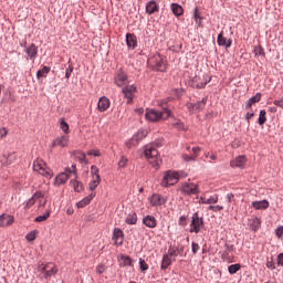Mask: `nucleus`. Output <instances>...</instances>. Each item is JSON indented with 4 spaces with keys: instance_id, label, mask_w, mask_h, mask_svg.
<instances>
[{
    "instance_id": "nucleus-1",
    "label": "nucleus",
    "mask_w": 283,
    "mask_h": 283,
    "mask_svg": "<svg viewBox=\"0 0 283 283\" xmlns=\"http://www.w3.org/2000/svg\"><path fill=\"white\" fill-rule=\"evenodd\" d=\"M171 116V111L168 108H163L161 111H158L156 108H147L145 118L146 120H149V123H160V120H167Z\"/></svg>"
},
{
    "instance_id": "nucleus-2",
    "label": "nucleus",
    "mask_w": 283,
    "mask_h": 283,
    "mask_svg": "<svg viewBox=\"0 0 283 283\" xmlns=\"http://www.w3.org/2000/svg\"><path fill=\"white\" fill-rule=\"evenodd\" d=\"M144 156L146 160H148L149 165H151V167H154L155 169H158L160 165H163V159H160L158 149H156L154 145L145 146Z\"/></svg>"
},
{
    "instance_id": "nucleus-3",
    "label": "nucleus",
    "mask_w": 283,
    "mask_h": 283,
    "mask_svg": "<svg viewBox=\"0 0 283 283\" xmlns=\"http://www.w3.org/2000/svg\"><path fill=\"white\" fill-rule=\"evenodd\" d=\"M78 178V174L76 172V166L72 165L71 168H66L64 172L59 174L54 179L55 187H61V185H65L70 178Z\"/></svg>"
},
{
    "instance_id": "nucleus-4",
    "label": "nucleus",
    "mask_w": 283,
    "mask_h": 283,
    "mask_svg": "<svg viewBox=\"0 0 283 283\" xmlns=\"http://www.w3.org/2000/svg\"><path fill=\"white\" fill-rule=\"evenodd\" d=\"M38 271L40 275L44 277V280H50L51 277H53V275H56L59 273V268H56V264H54L53 262L41 263L38 266Z\"/></svg>"
},
{
    "instance_id": "nucleus-5",
    "label": "nucleus",
    "mask_w": 283,
    "mask_h": 283,
    "mask_svg": "<svg viewBox=\"0 0 283 283\" xmlns=\"http://www.w3.org/2000/svg\"><path fill=\"white\" fill-rule=\"evenodd\" d=\"M33 171H36L40 176H44V178H53L54 176V172L48 167V164L39 158L33 161Z\"/></svg>"
},
{
    "instance_id": "nucleus-6",
    "label": "nucleus",
    "mask_w": 283,
    "mask_h": 283,
    "mask_svg": "<svg viewBox=\"0 0 283 283\" xmlns=\"http://www.w3.org/2000/svg\"><path fill=\"white\" fill-rule=\"evenodd\" d=\"M180 180V175L176 171L168 170L164 179L161 180V187H171L174 185H177V182Z\"/></svg>"
},
{
    "instance_id": "nucleus-7",
    "label": "nucleus",
    "mask_w": 283,
    "mask_h": 283,
    "mask_svg": "<svg viewBox=\"0 0 283 283\" xmlns=\"http://www.w3.org/2000/svg\"><path fill=\"white\" fill-rule=\"evenodd\" d=\"M205 227V219L198 214V212H195L192 214V220L190 223V233H200V229Z\"/></svg>"
},
{
    "instance_id": "nucleus-8",
    "label": "nucleus",
    "mask_w": 283,
    "mask_h": 283,
    "mask_svg": "<svg viewBox=\"0 0 283 283\" xmlns=\"http://www.w3.org/2000/svg\"><path fill=\"white\" fill-rule=\"evenodd\" d=\"M181 193L185 196H198L200 193V187L193 182H186L181 187Z\"/></svg>"
},
{
    "instance_id": "nucleus-9",
    "label": "nucleus",
    "mask_w": 283,
    "mask_h": 283,
    "mask_svg": "<svg viewBox=\"0 0 283 283\" xmlns=\"http://www.w3.org/2000/svg\"><path fill=\"white\" fill-rule=\"evenodd\" d=\"M144 138H147V130H138L132 137V139L126 142V147H128V149H132V147H136V145H138L139 140H143Z\"/></svg>"
},
{
    "instance_id": "nucleus-10",
    "label": "nucleus",
    "mask_w": 283,
    "mask_h": 283,
    "mask_svg": "<svg viewBox=\"0 0 283 283\" xmlns=\"http://www.w3.org/2000/svg\"><path fill=\"white\" fill-rule=\"evenodd\" d=\"M114 83L117 85V87H126V85H129V77L126 75L125 72L118 71L115 74Z\"/></svg>"
},
{
    "instance_id": "nucleus-11",
    "label": "nucleus",
    "mask_w": 283,
    "mask_h": 283,
    "mask_svg": "<svg viewBox=\"0 0 283 283\" xmlns=\"http://www.w3.org/2000/svg\"><path fill=\"white\" fill-rule=\"evenodd\" d=\"M112 240L115 244V247H123V242L125 241V233L120 228H115L113 230V237Z\"/></svg>"
},
{
    "instance_id": "nucleus-12",
    "label": "nucleus",
    "mask_w": 283,
    "mask_h": 283,
    "mask_svg": "<svg viewBox=\"0 0 283 283\" xmlns=\"http://www.w3.org/2000/svg\"><path fill=\"white\" fill-rule=\"evenodd\" d=\"M123 94L125 98H127V103H132L134 101V96L136 94V86L134 84L129 85L127 84L126 86L123 87Z\"/></svg>"
},
{
    "instance_id": "nucleus-13",
    "label": "nucleus",
    "mask_w": 283,
    "mask_h": 283,
    "mask_svg": "<svg viewBox=\"0 0 283 283\" xmlns=\"http://www.w3.org/2000/svg\"><path fill=\"white\" fill-rule=\"evenodd\" d=\"M67 145H70V137L67 135L56 137L52 142V147H61L62 149L67 147Z\"/></svg>"
},
{
    "instance_id": "nucleus-14",
    "label": "nucleus",
    "mask_w": 283,
    "mask_h": 283,
    "mask_svg": "<svg viewBox=\"0 0 283 283\" xmlns=\"http://www.w3.org/2000/svg\"><path fill=\"white\" fill-rule=\"evenodd\" d=\"M157 12H160V4L156 2V0H150L146 3V14H156Z\"/></svg>"
},
{
    "instance_id": "nucleus-15",
    "label": "nucleus",
    "mask_w": 283,
    "mask_h": 283,
    "mask_svg": "<svg viewBox=\"0 0 283 283\" xmlns=\"http://www.w3.org/2000/svg\"><path fill=\"white\" fill-rule=\"evenodd\" d=\"M45 193L42 191H36L25 203L24 208L30 209V207H34L36 203V200H41V198H44Z\"/></svg>"
},
{
    "instance_id": "nucleus-16",
    "label": "nucleus",
    "mask_w": 283,
    "mask_h": 283,
    "mask_svg": "<svg viewBox=\"0 0 283 283\" xmlns=\"http://www.w3.org/2000/svg\"><path fill=\"white\" fill-rule=\"evenodd\" d=\"M207 106V98H203L202 101H199L195 104L190 103L187 105L188 109H191L192 112H202L205 107Z\"/></svg>"
},
{
    "instance_id": "nucleus-17",
    "label": "nucleus",
    "mask_w": 283,
    "mask_h": 283,
    "mask_svg": "<svg viewBox=\"0 0 283 283\" xmlns=\"http://www.w3.org/2000/svg\"><path fill=\"white\" fill-rule=\"evenodd\" d=\"M111 105H112V102H109V98H107L106 96H102L98 99L97 109L98 112H107Z\"/></svg>"
},
{
    "instance_id": "nucleus-18",
    "label": "nucleus",
    "mask_w": 283,
    "mask_h": 283,
    "mask_svg": "<svg viewBox=\"0 0 283 283\" xmlns=\"http://www.w3.org/2000/svg\"><path fill=\"white\" fill-rule=\"evenodd\" d=\"M149 200H150V205H151L153 207H163V205H165V203L167 202V200H165V199L163 198V196H160V195H158V193L153 195V196L149 198Z\"/></svg>"
},
{
    "instance_id": "nucleus-19",
    "label": "nucleus",
    "mask_w": 283,
    "mask_h": 283,
    "mask_svg": "<svg viewBox=\"0 0 283 283\" xmlns=\"http://www.w3.org/2000/svg\"><path fill=\"white\" fill-rule=\"evenodd\" d=\"M143 224H145V227H148V229H156V227L158 226V221L154 216L148 214L143 218Z\"/></svg>"
},
{
    "instance_id": "nucleus-20",
    "label": "nucleus",
    "mask_w": 283,
    "mask_h": 283,
    "mask_svg": "<svg viewBox=\"0 0 283 283\" xmlns=\"http://www.w3.org/2000/svg\"><path fill=\"white\" fill-rule=\"evenodd\" d=\"M11 224H14V217L6 213L0 216V227H10Z\"/></svg>"
},
{
    "instance_id": "nucleus-21",
    "label": "nucleus",
    "mask_w": 283,
    "mask_h": 283,
    "mask_svg": "<svg viewBox=\"0 0 283 283\" xmlns=\"http://www.w3.org/2000/svg\"><path fill=\"white\" fill-rule=\"evenodd\" d=\"M150 61H156L155 69L159 72H165V70H167V64H165V60H163L160 55L153 57Z\"/></svg>"
},
{
    "instance_id": "nucleus-22",
    "label": "nucleus",
    "mask_w": 283,
    "mask_h": 283,
    "mask_svg": "<svg viewBox=\"0 0 283 283\" xmlns=\"http://www.w3.org/2000/svg\"><path fill=\"white\" fill-rule=\"evenodd\" d=\"M247 165V156L240 155L235 159L230 161V166L235 168V167H244Z\"/></svg>"
},
{
    "instance_id": "nucleus-23",
    "label": "nucleus",
    "mask_w": 283,
    "mask_h": 283,
    "mask_svg": "<svg viewBox=\"0 0 283 283\" xmlns=\"http://www.w3.org/2000/svg\"><path fill=\"white\" fill-rule=\"evenodd\" d=\"M126 43H127V46L130 49V50H136V45H138V40L136 39V35L133 34V33H127L126 34Z\"/></svg>"
},
{
    "instance_id": "nucleus-24",
    "label": "nucleus",
    "mask_w": 283,
    "mask_h": 283,
    "mask_svg": "<svg viewBox=\"0 0 283 283\" xmlns=\"http://www.w3.org/2000/svg\"><path fill=\"white\" fill-rule=\"evenodd\" d=\"M27 54L31 61H34L36 59V55L39 54V48L36 44L32 43L28 49H27Z\"/></svg>"
},
{
    "instance_id": "nucleus-25",
    "label": "nucleus",
    "mask_w": 283,
    "mask_h": 283,
    "mask_svg": "<svg viewBox=\"0 0 283 283\" xmlns=\"http://www.w3.org/2000/svg\"><path fill=\"white\" fill-rule=\"evenodd\" d=\"M262 101V93H256L255 96L251 97L247 103H245V109H251L255 103H260Z\"/></svg>"
},
{
    "instance_id": "nucleus-26",
    "label": "nucleus",
    "mask_w": 283,
    "mask_h": 283,
    "mask_svg": "<svg viewBox=\"0 0 283 283\" xmlns=\"http://www.w3.org/2000/svg\"><path fill=\"white\" fill-rule=\"evenodd\" d=\"M95 197H96V193L92 192L90 196L85 197L80 202H77V208L84 209V207H87V205H90V202H92V200H94Z\"/></svg>"
},
{
    "instance_id": "nucleus-27",
    "label": "nucleus",
    "mask_w": 283,
    "mask_h": 283,
    "mask_svg": "<svg viewBox=\"0 0 283 283\" xmlns=\"http://www.w3.org/2000/svg\"><path fill=\"white\" fill-rule=\"evenodd\" d=\"M218 202V195H213L207 199V197H200L199 205H216Z\"/></svg>"
},
{
    "instance_id": "nucleus-28",
    "label": "nucleus",
    "mask_w": 283,
    "mask_h": 283,
    "mask_svg": "<svg viewBox=\"0 0 283 283\" xmlns=\"http://www.w3.org/2000/svg\"><path fill=\"white\" fill-rule=\"evenodd\" d=\"M217 43H218V45H221V46L231 48L232 41H231V39L227 40V38H224V35L221 32L218 35Z\"/></svg>"
},
{
    "instance_id": "nucleus-29",
    "label": "nucleus",
    "mask_w": 283,
    "mask_h": 283,
    "mask_svg": "<svg viewBox=\"0 0 283 283\" xmlns=\"http://www.w3.org/2000/svg\"><path fill=\"white\" fill-rule=\"evenodd\" d=\"M172 13L175 14V17H182L185 10L182 9V6L178 4V3H172L170 6Z\"/></svg>"
},
{
    "instance_id": "nucleus-30",
    "label": "nucleus",
    "mask_w": 283,
    "mask_h": 283,
    "mask_svg": "<svg viewBox=\"0 0 283 283\" xmlns=\"http://www.w3.org/2000/svg\"><path fill=\"white\" fill-rule=\"evenodd\" d=\"M119 266H134V261L127 255H122L119 258Z\"/></svg>"
},
{
    "instance_id": "nucleus-31",
    "label": "nucleus",
    "mask_w": 283,
    "mask_h": 283,
    "mask_svg": "<svg viewBox=\"0 0 283 283\" xmlns=\"http://www.w3.org/2000/svg\"><path fill=\"white\" fill-rule=\"evenodd\" d=\"M252 207L256 210L269 209V201L266 200L253 201Z\"/></svg>"
},
{
    "instance_id": "nucleus-32",
    "label": "nucleus",
    "mask_w": 283,
    "mask_h": 283,
    "mask_svg": "<svg viewBox=\"0 0 283 283\" xmlns=\"http://www.w3.org/2000/svg\"><path fill=\"white\" fill-rule=\"evenodd\" d=\"M169 266H171V256L169 254H164L161 261V270L166 271V269H169Z\"/></svg>"
},
{
    "instance_id": "nucleus-33",
    "label": "nucleus",
    "mask_w": 283,
    "mask_h": 283,
    "mask_svg": "<svg viewBox=\"0 0 283 283\" xmlns=\"http://www.w3.org/2000/svg\"><path fill=\"white\" fill-rule=\"evenodd\" d=\"M70 185L74 189V191H76L77 193H81V191H83V184L76 180V178L71 180Z\"/></svg>"
},
{
    "instance_id": "nucleus-34",
    "label": "nucleus",
    "mask_w": 283,
    "mask_h": 283,
    "mask_svg": "<svg viewBox=\"0 0 283 283\" xmlns=\"http://www.w3.org/2000/svg\"><path fill=\"white\" fill-rule=\"evenodd\" d=\"M126 224H136L138 222V214L136 212H130L126 219H125Z\"/></svg>"
},
{
    "instance_id": "nucleus-35",
    "label": "nucleus",
    "mask_w": 283,
    "mask_h": 283,
    "mask_svg": "<svg viewBox=\"0 0 283 283\" xmlns=\"http://www.w3.org/2000/svg\"><path fill=\"white\" fill-rule=\"evenodd\" d=\"M200 80V76H196L192 80V87H197V90H202L207 86V82H198Z\"/></svg>"
},
{
    "instance_id": "nucleus-36",
    "label": "nucleus",
    "mask_w": 283,
    "mask_h": 283,
    "mask_svg": "<svg viewBox=\"0 0 283 283\" xmlns=\"http://www.w3.org/2000/svg\"><path fill=\"white\" fill-rule=\"evenodd\" d=\"M170 125L179 130L185 129V124L182 123V120L176 119L175 117L171 118Z\"/></svg>"
},
{
    "instance_id": "nucleus-37",
    "label": "nucleus",
    "mask_w": 283,
    "mask_h": 283,
    "mask_svg": "<svg viewBox=\"0 0 283 283\" xmlns=\"http://www.w3.org/2000/svg\"><path fill=\"white\" fill-rule=\"evenodd\" d=\"M50 74V67L49 66H43L42 70H39L36 72V78H45Z\"/></svg>"
},
{
    "instance_id": "nucleus-38",
    "label": "nucleus",
    "mask_w": 283,
    "mask_h": 283,
    "mask_svg": "<svg viewBox=\"0 0 283 283\" xmlns=\"http://www.w3.org/2000/svg\"><path fill=\"white\" fill-rule=\"evenodd\" d=\"M262 222L260 221L259 218H253L251 220L250 227L252 229V231H258L261 227Z\"/></svg>"
},
{
    "instance_id": "nucleus-39",
    "label": "nucleus",
    "mask_w": 283,
    "mask_h": 283,
    "mask_svg": "<svg viewBox=\"0 0 283 283\" xmlns=\"http://www.w3.org/2000/svg\"><path fill=\"white\" fill-rule=\"evenodd\" d=\"M60 129H62L64 134H70V125L67 124V122H65L64 118L60 119Z\"/></svg>"
},
{
    "instance_id": "nucleus-40",
    "label": "nucleus",
    "mask_w": 283,
    "mask_h": 283,
    "mask_svg": "<svg viewBox=\"0 0 283 283\" xmlns=\"http://www.w3.org/2000/svg\"><path fill=\"white\" fill-rule=\"evenodd\" d=\"M182 251V248L181 249H178V248H169L168 249V255L170 258H178V255H180V252Z\"/></svg>"
},
{
    "instance_id": "nucleus-41",
    "label": "nucleus",
    "mask_w": 283,
    "mask_h": 283,
    "mask_svg": "<svg viewBox=\"0 0 283 283\" xmlns=\"http://www.w3.org/2000/svg\"><path fill=\"white\" fill-rule=\"evenodd\" d=\"M101 185V179L98 177L92 178V181L90 182L88 187L91 191H95L96 187Z\"/></svg>"
},
{
    "instance_id": "nucleus-42",
    "label": "nucleus",
    "mask_w": 283,
    "mask_h": 283,
    "mask_svg": "<svg viewBox=\"0 0 283 283\" xmlns=\"http://www.w3.org/2000/svg\"><path fill=\"white\" fill-rule=\"evenodd\" d=\"M240 269H242V265H240V263L237 264H232L228 268V271L230 273V275H235V272L239 271Z\"/></svg>"
},
{
    "instance_id": "nucleus-43",
    "label": "nucleus",
    "mask_w": 283,
    "mask_h": 283,
    "mask_svg": "<svg viewBox=\"0 0 283 283\" xmlns=\"http://www.w3.org/2000/svg\"><path fill=\"white\" fill-rule=\"evenodd\" d=\"M258 123H259V125H264V123H266V111L265 109L260 111Z\"/></svg>"
},
{
    "instance_id": "nucleus-44",
    "label": "nucleus",
    "mask_w": 283,
    "mask_h": 283,
    "mask_svg": "<svg viewBox=\"0 0 283 283\" xmlns=\"http://www.w3.org/2000/svg\"><path fill=\"white\" fill-rule=\"evenodd\" d=\"M39 232L36 230H33L31 232H29L27 235H25V239L29 241V242H34V240H36V234Z\"/></svg>"
},
{
    "instance_id": "nucleus-45",
    "label": "nucleus",
    "mask_w": 283,
    "mask_h": 283,
    "mask_svg": "<svg viewBox=\"0 0 283 283\" xmlns=\"http://www.w3.org/2000/svg\"><path fill=\"white\" fill-rule=\"evenodd\" d=\"M50 213H51L50 210H48L45 214L36 217L34 219V222H45V220L50 218Z\"/></svg>"
},
{
    "instance_id": "nucleus-46",
    "label": "nucleus",
    "mask_w": 283,
    "mask_h": 283,
    "mask_svg": "<svg viewBox=\"0 0 283 283\" xmlns=\"http://www.w3.org/2000/svg\"><path fill=\"white\" fill-rule=\"evenodd\" d=\"M181 158L185 160V163H196V156L193 155L184 154Z\"/></svg>"
},
{
    "instance_id": "nucleus-47",
    "label": "nucleus",
    "mask_w": 283,
    "mask_h": 283,
    "mask_svg": "<svg viewBox=\"0 0 283 283\" xmlns=\"http://www.w3.org/2000/svg\"><path fill=\"white\" fill-rule=\"evenodd\" d=\"M266 266H268L271 271H275L276 266H275V261H273V256H271L270 259H268V261H266Z\"/></svg>"
},
{
    "instance_id": "nucleus-48",
    "label": "nucleus",
    "mask_w": 283,
    "mask_h": 283,
    "mask_svg": "<svg viewBox=\"0 0 283 283\" xmlns=\"http://www.w3.org/2000/svg\"><path fill=\"white\" fill-rule=\"evenodd\" d=\"M91 175H92V178L97 177V179H101V175H98V167L92 166L91 167Z\"/></svg>"
},
{
    "instance_id": "nucleus-49",
    "label": "nucleus",
    "mask_w": 283,
    "mask_h": 283,
    "mask_svg": "<svg viewBox=\"0 0 283 283\" xmlns=\"http://www.w3.org/2000/svg\"><path fill=\"white\" fill-rule=\"evenodd\" d=\"M127 163H129L127 157L122 156L120 160L118 161V167L125 169V167H127Z\"/></svg>"
},
{
    "instance_id": "nucleus-50",
    "label": "nucleus",
    "mask_w": 283,
    "mask_h": 283,
    "mask_svg": "<svg viewBox=\"0 0 283 283\" xmlns=\"http://www.w3.org/2000/svg\"><path fill=\"white\" fill-rule=\"evenodd\" d=\"M139 268H140V271H148L149 270V265L147 264V262H145L144 259H139Z\"/></svg>"
},
{
    "instance_id": "nucleus-51",
    "label": "nucleus",
    "mask_w": 283,
    "mask_h": 283,
    "mask_svg": "<svg viewBox=\"0 0 283 283\" xmlns=\"http://www.w3.org/2000/svg\"><path fill=\"white\" fill-rule=\"evenodd\" d=\"M253 52L255 56H264V49L262 46H254Z\"/></svg>"
},
{
    "instance_id": "nucleus-52",
    "label": "nucleus",
    "mask_w": 283,
    "mask_h": 283,
    "mask_svg": "<svg viewBox=\"0 0 283 283\" xmlns=\"http://www.w3.org/2000/svg\"><path fill=\"white\" fill-rule=\"evenodd\" d=\"M221 259H222L223 262H231V255L229 254L228 251L222 252Z\"/></svg>"
},
{
    "instance_id": "nucleus-53",
    "label": "nucleus",
    "mask_w": 283,
    "mask_h": 283,
    "mask_svg": "<svg viewBox=\"0 0 283 283\" xmlns=\"http://www.w3.org/2000/svg\"><path fill=\"white\" fill-rule=\"evenodd\" d=\"M275 235L279 238V240H282L283 238V226H280L279 228L275 229Z\"/></svg>"
},
{
    "instance_id": "nucleus-54",
    "label": "nucleus",
    "mask_w": 283,
    "mask_h": 283,
    "mask_svg": "<svg viewBox=\"0 0 283 283\" xmlns=\"http://www.w3.org/2000/svg\"><path fill=\"white\" fill-rule=\"evenodd\" d=\"M74 72V66L69 65L65 72V78H70L72 76V73Z\"/></svg>"
},
{
    "instance_id": "nucleus-55",
    "label": "nucleus",
    "mask_w": 283,
    "mask_h": 283,
    "mask_svg": "<svg viewBox=\"0 0 283 283\" xmlns=\"http://www.w3.org/2000/svg\"><path fill=\"white\" fill-rule=\"evenodd\" d=\"M87 156H95V157H98V156H101V150H98V149L88 150V151H87Z\"/></svg>"
},
{
    "instance_id": "nucleus-56",
    "label": "nucleus",
    "mask_w": 283,
    "mask_h": 283,
    "mask_svg": "<svg viewBox=\"0 0 283 283\" xmlns=\"http://www.w3.org/2000/svg\"><path fill=\"white\" fill-rule=\"evenodd\" d=\"M180 227H187V217L181 216L178 221Z\"/></svg>"
},
{
    "instance_id": "nucleus-57",
    "label": "nucleus",
    "mask_w": 283,
    "mask_h": 283,
    "mask_svg": "<svg viewBox=\"0 0 283 283\" xmlns=\"http://www.w3.org/2000/svg\"><path fill=\"white\" fill-rule=\"evenodd\" d=\"M8 136V128L2 127L0 128V139H3Z\"/></svg>"
},
{
    "instance_id": "nucleus-58",
    "label": "nucleus",
    "mask_w": 283,
    "mask_h": 283,
    "mask_svg": "<svg viewBox=\"0 0 283 283\" xmlns=\"http://www.w3.org/2000/svg\"><path fill=\"white\" fill-rule=\"evenodd\" d=\"M276 266H283V253H280L276 258Z\"/></svg>"
},
{
    "instance_id": "nucleus-59",
    "label": "nucleus",
    "mask_w": 283,
    "mask_h": 283,
    "mask_svg": "<svg viewBox=\"0 0 283 283\" xmlns=\"http://www.w3.org/2000/svg\"><path fill=\"white\" fill-rule=\"evenodd\" d=\"M191 247H192V253H193V255H196V253H198V251H200V245L196 242H192Z\"/></svg>"
},
{
    "instance_id": "nucleus-60",
    "label": "nucleus",
    "mask_w": 283,
    "mask_h": 283,
    "mask_svg": "<svg viewBox=\"0 0 283 283\" xmlns=\"http://www.w3.org/2000/svg\"><path fill=\"white\" fill-rule=\"evenodd\" d=\"M200 151H201L200 147H193L192 148V153H193L192 156H196V160H198V155L200 154Z\"/></svg>"
},
{
    "instance_id": "nucleus-61",
    "label": "nucleus",
    "mask_w": 283,
    "mask_h": 283,
    "mask_svg": "<svg viewBox=\"0 0 283 283\" xmlns=\"http://www.w3.org/2000/svg\"><path fill=\"white\" fill-rule=\"evenodd\" d=\"M96 271L99 275L105 273V265H97Z\"/></svg>"
},
{
    "instance_id": "nucleus-62",
    "label": "nucleus",
    "mask_w": 283,
    "mask_h": 283,
    "mask_svg": "<svg viewBox=\"0 0 283 283\" xmlns=\"http://www.w3.org/2000/svg\"><path fill=\"white\" fill-rule=\"evenodd\" d=\"M253 116H255L254 113H247L245 120H248V123H251V119L253 118Z\"/></svg>"
},
{
    "instance_id": "nucleus-63",
    "label": "nucleus",
    "mask_w": 283,
    "mask_h": 283,
    "mask_svg": "<svg viewBox=\"0 0 283 283\" xmlns=\"http://www.w3.org/2000/svg\"><path fill=\"white\" fill-rule=\"evenodd\" d=\"M233 198H235V196L233 193H228L227 195V201L228 202H232L233 201Z\"/></svg>"
},
{
    "instance_id": "nucleus-64",
    "label": "nucleus",
    "mask_w": 283,
    "mask_h": 283,
    "mask_svg": "<svg viewBox=\"0 0 283 283\" xmlns=\"http://www.w3.org/2000/svg\"><path fill=\"white\" fill-rule=\"evenodd\" d=\"M228 253H231L233 251V245H229V243H226V250Z\"/></svg>"
}]
</instances>
